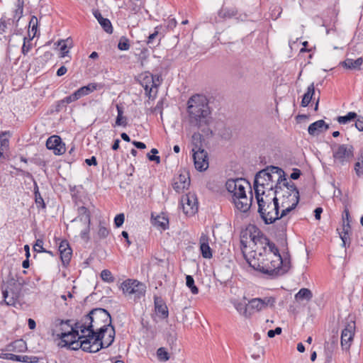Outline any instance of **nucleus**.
Segmentation results:
<instances>
[{"mask_svg": "<svg viewBox=\"0 0 363 363\" xmlns=\"http://www.w3.org/2000/svg\"><path fill=\"white\" fill-rule=\"evenodd\" d=\"M72 223H81L82 227L87 226L91 225V219L88 218V217L79 218L76 217L72 220Z\"/></svg>", "mask_w": 363, "mask_h": 363, "instance_id": "50", "label": "nucleus"}, {"mask_svg": "<svg viewBox=\"0 0 363 363\" xmlns=\"http://www.w3.org/2000/svg\"><path fill=\"white\" fill-rule=\"evenodd\" d=\"M94 16L97 19L99 23L101 25V26L103 28V29L109 34H111L113 33V26L112 24L108 18H104L100 11L98 10H96L94 11Z\"/></svg>", "mask_w": 363, "mask_h": 363, "instance_id": "23", "label": "nucleus"}, {"mask_svg": "<svg viewBox=\"0 0 363 363\" xmlns=\"http://www.w3.org/2000/svg\"><path fill=\"white\" fill-rule=\"evenodd\" d=\"M7 29V23L5 20L3 18H1L0 20V32L4 33L6 32V30Z\"/></svg>", "mask_w": 363, "mask_h": 363, "instance_id": "59", "label": "nucleus"}, {"mask_svg": "<svg viewBox=\"0 0 363 363\" xmlns=\"http://www.w3.org/2000/svg\"><path fill=\"white\" fill-rule=\"evenodd\" d=\"M116 109L118 112V115L116 120V125H122V126H126L127 125V119L125 117H124L123 115V106L117 104L116 105Z\"/></svg>", "mask_w": 363, "mask_h": 363, "instance_id": "34", "label": "nucleus"}, {"mask_svg": "<svg viewBox=\"0 0 363 363\" xmlns=\"http://www.w3.org/2000/svg\"><path fill=\"white\" fill-rule=\"evenodd\" d=\"M180 204L183 212L186 216H193L198 211L197 198L194 194L183 195L180 199Z\"/></svg>", "mask_w": 363, "mask_h": 363, "instance_id": "12", "label": "nucleus"}, {"mask_svg": "<svg viewBox=\"0 0 363 363\" xmlns=\"http://www.w3.org/2000/svg\"><path fill=\"white\" fill-rule=\"evenodd\" d=\"M350 225L349 222H345L343 217V224L342 232L340 233V238L342 240L343 245L345 246L347 240H349V233L350 232Z\"/></svg>", "mask_w": 363, "mask_h": 363, "instance_id": "32", "label": "nucleus"}, {"mask_svg": "<svg viewBox=\"0 0 363 363\" xmlns=\"http://www.w3.org/2000/svg\"><path fill=\"white\" fill-rule=\"evenodd\" d=\"M158 34H159L158 30H155V32L153 33L150 34L148 36L147 40V44L150 47H155L156 45L159 44L160 40H158V42L157 43H155V42H154L155 39L157 37Z\"/></svg>", "mask_w": 363, "mask_h": 363, "instance_id": "51", "label": "nucleus"}, {"mask_svg": "<svg viewBox=\"0 0 363 363\" xmlns=\"http://www.w3.org/2000/svg\"><path fill=\"white\" fill-rule=\"evenodd\" d=\"M301 174V170L295 168L293 169V172L291 174L290 177H291V179H294V180L298 179L300 177Z\"/></svg>", "mask_w": 363, "mask_h": 363, "instance_id": "57", "label": "nucleus"}, {"mask_svg": "<svg viewBox=\"0 0 363 363\" xmlns=\"http://www.w3.org/2000/svg\"><path fill=\"white\" fill-rule=\"evenodd\" d=\"M85 162H86L88 165H89V166H91V165H94V166L97 165L96 158V157H94V156H92V157H91V158H89V159H86Z\"/></svg>", "mask_w": 363, "mask_h": 363, "instance_id": "58", "label": "nucleus"}, {"mask_svg": "<svg viewBox=\"0 0 363 363\" xmlns=\"http://www.w3.org/2000/svg\"><path fill=\"white\" fill-rule=\"evenodd\" d=\"M203 136L199 133H194L192 135V143L193 148L192 149H202L201 148V143H202Z\"/></svg>", "mask_w": 363, "mask_h": 363, "instance_id": "40", "label": "nucleus"}, {"mask_svg": "<svg viewBox=\"0 0 363 363\" xmlns=\"http://www.w3.org/2000/svg\"><path fill=\"white\" fill-rule=\"evenodd\" d=\"M281 328L280 327L276 328L274 330H270L267 333L269 337H274L275 335H280L281 333Z\"/></svg>", "mask_w": 363, "mask_h": 363, "instance_id": "55", "label": "nucleus"}, {"mask_svg": "<svg viewBox=\"0 0 363 363\" xmlns=\"http://www.w3.org/2000/svg\"><path fill=\"white\" fill-rule=\"evenodd\" d=\"M118 48L121 50H128L130 48L128 40L125 37L121 38L118 44Z\"/></svg>", "mask_w": 363, "mask_h": 363, "instance_id": "49", "label": "nucleus"}, {"mask_svg": "<svg viewBox=\"0 0 363 363\" xmlns=\"http://www.w3.org/2000/svg\"><path fill=\"white\" fill-rule=\"evenodd\" d=\"M132 143L136 148L141 150L146 148V145L144 143L139 141H133Z\"/></svg>", "mask_w": 363, "mask_h": 363, "instance_id": "60", "label": "nucleus"}, {"mask_svg": "<svg viewBox=\"0 0 363 363\" xmlns=\"http://www.w3.org/2000/svg\"><path fill=\"white\" fill-rule=\"evenodd\" d=\"M186 285L190 289L191 292L193 294H197L199 293V289L194 284V279L191 275L186 276Z\"/></svg>", "mask_w": 363, "mask_h": 363, "instance_id": "39", "label": "nucleus"}, {"mask_svg": "<svg viewBox=\"0 0 363 363\" xmlns=\"http://www.w3.org/2000/svg\"><path fill=\"white\" fill-rule=\"evenodd\" d=\"M284 182L281 184H276L274 186V194L281 201V204L284 201L289 203L298 205L299 202V191L295 184L292 182H288L286 178L282 179Z\"/></svg>", "mask_w": 363, "mask_h": 363, "instance_id": "6", "label": "nucleus"}, {"mask_svg": "<svg viewBox=\"0 0 363 363\" xmlns=\"http://www.w3.org/2000/svg\"><path fill=\"white\" fill-rule=\"evenodd\" d=\"M23 0H17L16 9L14 12L13 19L12 20V22H13L15 20L16 21H18L20 18L22 17L23 12Z\"/></svg>", "mask_w": 363, "mask_h": 363, "instance_id": "35", "label": "nucleus"}, {"mask_svg": "<svg viewBox=\"0 0 363 363\" xmlns=\"http://www.w3.org/2000/svg\"><path fill=\"white\" fill-rule=\"evenodd\" d=\"M59 252L63 264H68L72 257V250L67 240H62L60 242Z\"/></svg>", "mask_w": 363, "mask_h": 363, "instance_id": "20", "label": "nucleus"}, {"mask_svg": "<svg viewBox=\"0 0 363 363\" xmlns=\"http://www.w3.org/2000/svg\"><path fill=\"white\" fill-rule=\"evenodd\" d=\"M23 284V279L16 280L11 278L1 286L3 297L6 305L16 306L19 303Z\"/></svg>", "mask_w": 363, "mask_h": 363, "instance_id": "7", "label": "nucleus"}, {"mask_svg": "<svg viewBox=\"0 0 363 363\" xmlns=\"http://www.w3.org/2000/svg\"><path fill=\"white\" fill-rule=\"evenodd\" d=\"M315 94V86L314 83H312L311 85L308 86L306 93L304 94L302 101L301 106L303 107H306L310 104L313 96Z\"/></svg>", "mask_w": 363, "mask_h": 363, "instance_id": "31", "label": "nucleus"}, {"mask_svg": "<svg viewBox=\"0 0 363 363\" xmlns=\"http://www.w3.org/2000/svg\"><path fill=\"white\" fill-rule=\"evenodd\" d=\"M89 230H90V225H88V227L87 226L82 227V229L80 233L81 238L82 239H88L89 238L88 235H89Z\"/></svg>", "mask_w": 363, "mask_h": 363, "instance_id": "56", "label": "nucleus"}, {"mask_svg": "<svg viewBox=\"0 0 363 363\" xmlns=\"http://www.w3.org/2000/svg\"><path fill=\"white\" fill-rule=\"evenodd\" d=\"M125 220V216L123 213L118 214L114 218V223L117 228L121 227Z\"/></svg>", "mask_w": 363, "mask_h": 363, "instance_id": "53", "label": "nucleus"}, {"mask_svg": "<svg viewBox=\"0 0 363 363\" xmlns=\"http://www.w3.org/2000/svg\"><path fill=\"white\" fill-rule=\"evenodd\" d=\"M33 249H34L35 251L38 252H47L43 248V241L42 240H40V239H38L36 240L35 244L33 246Z\"/></svg>", "mask_w": 363, "mask_h": 363, "instance_id": "52", "label": "nucleus"}, {"mask_svg": "<svg viewBox=\"0 0 363 363\" xmlns=\"http://www.w3.org/2000/svg\"><path fill=\"white\" fill-rule=\"evenodd\" d=\"M121 288L123 294L128 295L134 300L140 299L145 296V285L135 279H128L122 283Z\"/></svg>", "mask_w": 363, "mask_h": 363, "instance_id": "11", "label": "nucleus"}, {"mask_svg": "<svg viewBox=\"0 0 363 363\" xmlns=\"http://www.w3.org/2000/svg\"><path fill=\"white\" fill-rule=\"evenodd\" d=\"M274 174H277L278 177L276 184H281L284 182V180H282L283 177L286 178V174L282 169L278 167L271 166L270 167H267L257 172L255 175L253 184L255 193L256 194V189L259 190V193H262V191L265 190H268L269 191H273L274 189L273 185Z\"/></svg>", "mask_w": 363, "mask_h": 363, "instance_id": "4", "label": "nucleus"}, {"mask_svg": "<svg viewBox=\"0 0 363 363\" xmlns=\"http://www.w3.org/2000/svg\"><path fill=\"white\" fill-rule=\"evenodd\" d=\"M157 355L160 361L166 362L169 359V353L164 347H160L157 351Z\"/></svg>", "mask_w": 363, "mask_h": 363, "instance_id": "45", "label": "nucleus"}, {"mask_svg": "<svg viewBox=\"0 0 363 363\" xmlns=\"http://www.w3.org/2000/svg\"><path fill=\"white\" fill-rule=\"evenodd\" d=\"M27 350L26 343L23 340H17L7 346V350L14 352H23Z\"/></svg>", "mask_w": 363, "mask_h": 363, "instance_id": "27", "label": "nucleus"}, {"mask_svg": "<svg viewBox=\"0 0 363 363\" xmlns=\"http://www.w3.org/2000/svg\"><path fill=\"white\" fill-rule=\"evenodd\" d=\"M255 197L258 203V212L266 224H271L279 219L278 198H271L269 195H265V191L259 193L256 189Z\"/></svg>", "mask_w": 363, "mask_h": 363, "instance_id": "5", "label": "nucleus"}, {"mask_svg": "<svg viewBox=\"0 0 363 363\" xmlns=\"http://www.w3.org/2000/svg\"><path fill=\"white\" fill-rule=\"evenodd\" d=\"M355 322L350 320L342 330L340 344L343 350L349 351L355 333Z\"/></svg>", "mask_w": 363, "mask_h": 363, "instance_id": "13", "label": "nucleus"}, {"mask_svg": "<svg viewBox=\"0 0 363 363\" xmlns=\"http://www.w3.org/2000/svg\"><path fill=\"white\" fill-rule=\"evenodd\" d=\"M247 232L243 233L241 235L240 244L242 250L247 247ZM249 237L255 247L253 255L245 257L250 267L271 276L283 275L289 270L290 259L280 255L274 243L262 235H256L250 233Z\"/></svg>", "mask_w": 363, "mask_h": 363, "instance_id": "1", "label": "nucleus"}, {"mask_svg": "<svg viewBox=\"0 0 363 363\" xmlns=\"http://www.w3.org/2000/svg\"><path fill=\"white\" fill-rule=\"evenodd\" d=\"M71 320H67L66 321L61 320L59 325V332L57 335L66 344L74 345L73 349H76L77 347H80V341L79 340V328H77V322L74 325L70 324Z\"/></svg>", "mask_w": 363, "mask_h": 363, "instance_id": "9", "label": "nucleus"}, {"mask_svg": "<svg viewBox=\"0 0 363 363\" xmlns=\"http://www.w3.org/2000/svg\"><path fill=\"white\" fill-rule=\"evenodd\" d=\"M152 223L157 228L164 230L169 227V219L164 214L158 215L154 218Z\"/></svg>", "mask_w": 363, "mask_h": 363, "instance_id": "28", "label": "nucleus"}, {"mask_svg": "<svg viewBox=\"0 0 363 363\" xmlns=\"http://www.w3.org/2000/svg\"><path fill=\"white\" fill-rule=\"evenodd\" d=\"M329 125L323 120L317 121L311 123L308 128L309 135L312 136L318 135L320 133L326 131Z\"/></svg>", "mask_w": 363, "mask_h": 363, "instance_id": "21", "label": "nucleus"}, {"mask_svg": "<svg viewBox=\"0 0 363 363\" xmlns=\"http://www.w3.org/2000/svg\"><path fill=\"white\" fill-rule=\"evenodd\" d=\"M189 123L197 128L206 135H212L213 131L209 125L212 122L211 113L206 97L201 94H195L187 101Z\"/></svg>", "mask_w": 363, "mask_h": 363, "instance_id": "3", "label": "nucleus"}, {"mask_svg": "<svg viewBox=\"0 0 363 363\" xmlns=\"http://www.w3.org/2000/svg\"><path fill=\"white\" fill-rule=\"evenodd\" d=\"M46 147L48 150H52L56 155H61L66 151L65 145L58 135H52L46 141Z\"/></svg>", "mask_w": 363, "mask_h": 363, "instance_id": "17", "label": "nucleus"}, {"mask_svg": "<svg viewBox=\"0 0 363 363\" xmlns=\"http://www.w3.org/2000/svg\"><path fill=\"white\" fill-rule=\"evenodd\" d=\"M147 158L149 159V160H150V161H154L157 164H159L160 162V157L159 156H157L155 155H151L149 153L147 154Z\"/></svg>", "mask_w": 363, "mask_h": 363, "instance_id": "62", "label": "nucleus"}, {"mask_svg": "<svg viewBox=\"0 0 363 363\" xmlns=\"http://www.w3.org/2000/svg\"><path fill=\"white\" fill-rule=\"evenodd\" d=\"M354 120H356L354 124L356 128L359 131H363V116L357 115V118Z\"/></svg>", "mask_w": 363, "mask_h": 363, "instance_id": "54", "label": "nucleus"}, {"mask_svg": "<svg viewBox=\"0 0 363 363\" xmlns=\"http://www.w3.org/2000/svg\"><path fill=\"white\" fill-rule=\"evenodd\" d=\"M190 185V178L187 172L180 174L173 184V188L177 193L182 192L187 189Z\"/></svg>", "mask_w": 363, "mask_h": 363, "instance_id": "19", "label": "nucleus"}, {"mask_svg": "<svg viewBox=\"0 0 363 363\" xmlns=\"http://www.w3.org/2000/svg\"><path fill=\"white\" fill-rule=\"evenodd\" d=\"M67 71V69L65 66H61L57 71V75L61 77L64 75Z\"/></svg>", "mask_w": 363, "mask_h": 363, "instance_id": "63", "label": "nucleus"}, {"mask_svg": "<svg viewBox=\"0 0 363 363\" xmlns=\"http://www.w3.org/2000/svg\"><path fill=\"white\" fill-rule=\"evenodd\" d=\"M225 186L227 190L233 194V197H235L238 195H243V192L245 191V186H249V184L245 179H236L228 180Z\"/></svg>", "mask_w": 363, "mask_h": 363, "instance_id": "16", "label": "nucleus"}, {"mask_svg": "<svg viewBox=\"0 0 363 363\" xmlns=\"http://www.w3.org/2000/svg\"><path fill=\"white\" fill-rule=\"evenodd\" d=\"M34 194H35V203L37 205L38 207H40L42 208H45V203L44 202V200L43 199V197L41 196L39 191H38V186L35 184V189H34Z\"/></svg>", "mask_w": 363, "mask_h": 363, "instance_id": "41", "label": "nucleus"}, {"mask_svg": "<svg viewBox=\"0 0 363 363\" xmlns=\"http://www.w3.org/2000/svg\"><path fill=\"white\" fill-rule=\"evenodd\" d=\"M297 205H294V203H286V201L282 202L281 204V207L283 208L281 213L280 216H279V218H281L284 216H286L289 212H291L292 210H294Z\"/></svg>", "mask_w": 363, "mask_h": 363, "instance_id": "37", "label": "nucleus"}, {"mask_svg": "<svg viewBox=\"0 0 363 363\" xmlns=\"http://www.w3.org/2000/svg\"><path fill=\"white\" fill-rule=\"evenodd\" d=\"M26 38H24V43H23V45L22 46V49H21L22 50V53L23 55H26L29 52V50L30 49V45L29 44L28 45L26 44Z\"/></svg>", "mask_w": 363, "mask_h": 363, "instance_id": "61", "label": "nucleus"}, {"mask_svg": "<svg viewBox=\"0 0 363 363\" xmlns=\"http://www.w3.org/2000/svg\"><path fill=\"white\" fill-rule=\"evenodd\" d=\"M111 325V315L106 309L94 308L77 322V328H80L81 333L82 334L87 333V335L79 336L78 339L81 342L85 338L94 340L95 337L96 341L100 340L104 338L105 331Z\"/></svg>", "mask_w": 363, "mask_h": 363, "instance_id": "2", "label": "nucleus"}, {"mask_svg": "<svg viewBox=\"0 0 363 363\" xmlns=\"http://www.w3.org/2000/svg\"><path fill=\"white\" fill-rule=\"evenodd\" d=\"M333 157L335 165L345 166L354 157V147L350 144L337 145L332 146Z\"/></svg>", "mask_w": 363, "mask_h": 363, "instance_id": "10", "label": "nucleus"}, {"mask_svg": "<svg viewBox=\"0 0 363 363\" xmlns=\"http://www.w3.org/2000/svg\"><path fill=\"white\" fill-rule=\"evenodd\" d=\"M357 160L354 169L356 175L358 177H362L363 176V147L359 150Z\"/></svg>", "mask_w": 363, "mask_h": 363, "instance_id": "30", "label": "nucleus"}, {"mask_svg": "<svg viewBox=\"0 0 363 363\" xmlns=\"http://www.w3.org/2000/svg\"><path fill=\"white\" fill-rule=\"evenodd\" d=\"M234 307L237 311L245 318H250V313L248 311V303L241 302L237 300L232 301Z\"/></svg>", "mask_w": 363, "mask_h": 363, "instance_id": "29", "label": "nucleus"}, {"mask_svg": "<svg viewBox=\"0 0 363 363\" xmlns=\"http://www.w3.org/2000/svg\"><path fill=\"white\" fill-rule=\"evenodd\" d=\"M69 42V39H67L66 40H60L57 43V45L60 46V57H65L67 55L69 50L67 49L68 45L67 43Z\"/></svg>", "mask_w": 363, "mask_h": 363, "instance_id": "42", "label": "nucleus"}, {"mask_svg": "<svg viewBox=\"0 0 363 363\" xmlns=\"http://www.w3.org/2000/svg\"><path fill=\"white\" fill-rule=\"evenodd\" d=\"M195 168L199 171H204L208 167V153L203 149H192Z\"/></svg>", "mask_w": 363, "mask_h": 363, "instance_id": "15", "label": "nucleus"}, {"mask_svg": "<svg viewBox=\"0 0 363 363\" xmlns=\"http://www.w3.org/2000/svg\"><path fill=\"white\" fill-rule=\"evenodd\" d=\"M357 118V113L354 112H349L343 116H338L337 121L340 124H346L351 121H354Z\"/></svg>", "mask_w": 363, "mask_h": 363, "instance_id": "36", "label": "nucleus"}, {"mask_svg": "<svg viewBox=\"0 0 363 363\" xmlns=\"http://www.w3.org/2000/svg\"><path fill=\"white\" fill-rule=\"evenodd\" d=\"M101 88H102V85L101 84L96 83H90L86 86H84L79 88V89L75 91V93L77 94L79 99H80L82 96H86L90 93L93 92L94 91Z\"/></svg>", "mask_w": 363, "mask_h": 363, "instance_id": "26", "label": "nucleus"}, {"mask_svg": "<svg viewBox=\"0 0 363 363\" xmlns=\"http://www.w3.org/2000/svg\"><path fill=\"white\" fill-rule=\"evenodd\" d=\"M200 249L201 251L202 256L204 258L209 259L212 257L211 250L207 242L201 241Z\"/></svg>", "mask_w": 363, "mask_h": 363, "instance_id": "38", "label": "nucleus"}, {"mask_svg": "<svg viewBox=\"0 0 363 363\" xmlns=\"http://www.w3.org/2000/svg\"><path fill=\"white\" fill-rule=\"evenodd\" d=\"M116 331L113 325L106 329L104 333V338L96 341L94 340L85 338L81 340L80 347L85 352H97L102 348H107L112 345L115 339Z\"/></svg>", "mask_w": 363, "mask_h": 363, "instance_id": "8", "label": "nucleus"}, {"mask_svg": "<svg viewBox=\"0 0 363 363\" xmlns=\"http://www.w3.org/2000/svg\"><path fill=\"white\" fill-rule=\"evenodd\" d=\"M363 64V58L359 57L357 60H353L351 58H347L343 62H340V65L348 69H355V70H360L361 66Z\"/></svg>", "mask_w": 363, "mask_h": 363, "instance_id": "24", "label": "nucleus"}, {"mask_svg": "<svg viewBox=\"0 0 363 363\" xmlns=\"http://www.w3.org/2000/svg\"><path fill=\"white\" fill-rule=\"evenodd\" d=\"M274 302L275 300L272 297H265L264 298H252L248 301V311L250 313V317L253 313L267 308L269 306H273Z\"/></svg>", "mask_w": 363, "mask_h": 363, "instance_id": "14", "label": "nucleus"}, {"mask_svg": "<svg viewBox=\"0 0 363 363\" xmlns=\"http://www.w3.org/2000/svg\"><path fill=\"white\" fill-rule=\"evenodd\" d=\"M101 278L103 281L108 283L113 282L115 279L111 272L108 269H104L101 271Z\"/></svg>", "mask_w": 363, "mask_h": 363, "instance_id": "46", "label": "nucleus"}, {"mask_svg": "<svg viewBox=\"0 0 363 363\" xmlns=\"http://www.w3.org/2000/svg\"><path fill=\"white\" fill-rule=\"evenodd\" d=\"M78 216L79 218L88 217V218L91 219V213L89 210L85 206H81L78 208L77 210Z\"/></svg>", "mask_w": 363, "mask_h": 363, "instance_id": "48", "label": "nucleus"}, {"mask_svg": "<svg viewBox=\"0 0 363 363\" xmlns=\"http://www.w3.org/2000/svg\"><path fill=\"white\" fill-rule=\"evenodd\" d=\"M233 203H235V207L241 212L245 213L247 212L251 205L252 201V196H251L250 198H247L246 196V192H243V195H238V196L233 197Z\"/></svg>", "mask_w": 363, "mask_h": 363, "instance_id": "18", "label": "nucleus"}, {"mask_svg": "<svg viewBox=\"0 0 363 363\" xmlns=\"http://www.w3.org/2000/svg\"><path fill=\"white\" fill-rule=\"evenodd\" d=\"M78 99H79V97L77 96V94L74 91L72 94H71L68 96H66L65 98H64L63 99L60 101L58 102V106H60L61 105L65 106V104H70V103L75 101Z\"/></svg>", "mask_w": 363, "mask_h": 363, "instance_id": "44", "label": "nucleus"}, {"mask_svg": "<svg viewBox=\"0 0 363 363\" xmlns=\"http://www.w3.org/2000/svg\"><path fill=\"white\" fill-rule=\"evenodd\" d=\"M322 212H323V208L320 207H318L315 209L314 213H315V218L316 220L320 219V214L322 213Z\"/></svg>", "mask_w": 363, "mask_h": 363, "instance_id": "64", "label": "nucleus"}, {"mask_svg": "<svg viewBox=\"0 0 363 363\" xmlns=\"http://www.w3.org/2000/svg\"><path fill=\"white\" fill-rule=\"evenodd\" d=\"M313 297L312 292L310 289L303 288L295 295V298L297 301L306 300L310 301Z\"/></svg>", "mask_w": 363, "mask_h": 363, "instance_id": "33", "label": "nucleus"}, {"mask_svg": "<svg viewBox=\"0 0 363 363\" xmlns=\"http://www.w3.org/2000/svg\"><path fill=\"white\" fill-rule=\"evenodd\" d=\"M109 230L104 225V222L100 221L99 225L98 236L101 239H104L107 238Z\"/></svg>", "mask_w": 363, "mask_h": 363, "instance_id": "43", "label": "nucleus"}, {"mask_svg": "<svg viewBox=\"0 0 363 363\" xmlns=\"http://www.w3.org/2000/svg\"><path fill=\"white\" fill-rule=\"evenodd\" d=\"M9 147V140L5 138V134L2 133L0 135V152H2L4 156V152L7 150Z\"/></svg>", "mask_w": 363, "mask_h": 363, "instance_id": "47", "label": "nucleus"}, {"mask_svg": "<svg viewBox=\"0 0 363 363\" xmlns=\"http://www.w3.org/2000/svg\"><path fill=\"white\" fill-rule=\"evenodd\" d=\"M145 80L150 82V85H144V89L146 93L150 96V93L152 91L153 88H157V86L160 84V77L158 75H147L145 77Z\"/></svg>", "mask_w": 363, "mask_h": 363, "instance_id": "25", "label": "nucleus"}, {"mask_svg": "<svg viewBox=\"0 0 363 363\" xmlns=\"http://www.w3.org/2000/svg\"><path fill=\"white\" fill-rule=\"evenodd\" d=\"M155 311L156 313L162 319L168 318L169 311L167 305L162 298L155 297Z\"/></svg>", "mask_w": 363, "mask_h": 363, "instance_id": "22", "label": "nucleus"}]
</instances>
